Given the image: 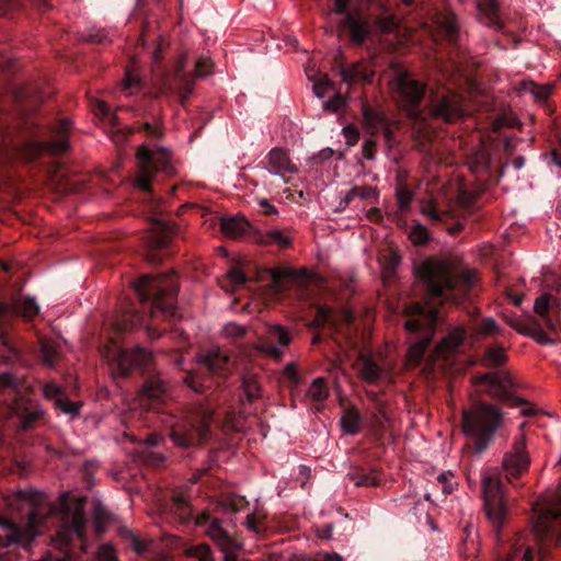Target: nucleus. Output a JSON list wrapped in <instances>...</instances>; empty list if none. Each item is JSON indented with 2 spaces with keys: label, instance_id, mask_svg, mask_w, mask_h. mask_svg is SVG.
<instances>
[{
  "label": "nucleus",
  "instance_id": "f257e3e1",
  "mask_svg": "<svg viewBox=\"0 0 561 561\" xmlns=\"http://www.w3.org/2000/svg\"><path fill=\"white\" fill-rule=\"evenodd\" d=\"M416 274L425 284L428 297L459 301L471 289L476 273L466 271L458 275L453 263L447 260L427 259L422 262Z\"/></svg>",
  "mask_w": 561,
  "mask_h": 561
},
{
  "label": "nucleus",
  "instance_id": "f03ea898",
  "mask_svg": "<svg viewBox=\"0 0 561 561\" xmlns=\"http://www.w3.org/2000/svg\"><path fill=\"white\" fill-rule=\"evenodd\" d=\"M31 386L22 376L12 373L0 374V404L7 417H15L22 430H28L42 420L45 410L38 401L31 399Z\"/></svg>",
  "mask_w": 561,
  "mask_h": 561
},
{
  "label": "nucleus",
  "instance_id": "7ed1b4c3",
  "mask_svg": "<svg viewBox=\"0 0 561 561\" xmlns=\"http://www.w3.org/2000/svg\"><path fill=\"white\" fill-rule=\"evenodd\" d=\"M135 289L141 302L152 300L151 317L161 316L167 319L174 316L179 284L173 272L156 276L144 275L135 284Z\"/></svg>",
  "mask_w": 561,
  "mask_h": 561
},
{
  "label": "nucleus",
  "instance_id": "20e7f679",
  "mask_svg": "<svg viewBox=\"0 0 561 561\" xmlns=\"http://www.w3.org/2000/svg\"><path fill=\"white\" fill-rule=\"evenodd\" d=\"M405 314L409 317L404 324L405 330L411 333H422L420 341L413 343L407 352L405 366L414 368L422 362L425 350L434 335L437 309L431 306L430 302L424 305L413 304L405 309Z\"/></svg>",
  "mask_w": 561,
  "mask_h": 561
},
{
  "label": "nucleus",
  "instance_id": "39448f33",
  "mask_svg": "<svg viewBox=\"0 0 561 561\" xmlns=\"http://www.w3.org/2000/svg\"><path fill=\"white\" fill-rule=\"evenodd\" d=\"M502 411L489 403H477L462 413V432L476 442L478 451H482L493 439L502 423Z\"/></svg>",
  "mask_w": 561,
  "mask_h": 561
},
{
  "label": "nucleus",
  "instance_id": "423d86ee",
  "mask_svg": "<svg viewBox=\"0 0 561 561\" xmlns=\"http://www.w3.org/2000/svg\"><path fill=\"white\" fill-rule=\"evenodd\" d=\"M533 511V531L538 541V553L542 557L546 548L560 539L561 497L551 501L542 499L534 505Z\"/></svg>",
  "mask_w": 561,
  "mask_h": 561
},
{
  "label": "nucleus",
  "instance_id": "0eeeda50",
  "mask_svg": "<svg viewBox=\"0 0 561 561\" xmlns=\"http://www.w3.org/2000/svg\"><path fill=\"white\" fill-rule=\"evenodd\" d=\"M51 514V510L43 512L42 508H36L23 524L14 523L5 516H0V528L5 531L4 535H0V548L13 545L30 546L37 536L48 528L47 523Z\"/></svg>",
  "mask_w": 561,
  "mask_h": 561
},
{
  "label": "nucleus",
  "instance_id": "6e6552de",
  "mask_svg": "<svg viewBox=\"0 0 561 561\" xmlns=\"http://www.w3.org/2000/svg\"><path fill=\"white\" fill-rule=\"evenodd\" d=\"M138 172L135 184L142 191H149L151 182L158 172L171 174V153L165 148L150 149L146 145L138 148L137 153Z\"/></svg>",
  "mask_w": 561,
  "mask_h": 561
},
{
  "label": "nucleus",
  "instance_id": "1a4fd4ad",
  "mask_svg": "<svg viewBox=\"0 0 561 561\" xmlns=\"http://www.w3.org/2000/svg\"><path fill=\"white\" fill-rule=\"evenodd\" d=\"M213 412L202 408L196 414L190 415L186 420L169 424L170 436L179 447L195 446L208 437L209 424Z\"/></svg>",
  "mask_w": 561,
  "mask_h": 561
},
{
  "label": "nucleus",
  "instance_id": "9d476101",
  "mask_svg": "<svg viewBox=\"0 0 561 561\" xmlns=\"http://www.w3.org/2000/svg\"><path fill=\"white\" fill-rule=\"evenodd\" d=\"M101 352L114 377H127L134 369L146 366L151 359L150 353L145 348L123 350L114 340H110Z\"/></svg>",
  "mask_w": 561,
  "mask_h": 561
},
{
  "label": "nucleus",
  "instance_id": "9b49d317",
  "mask_svg": "<svg viewBox=\"0 0 561 561\" xmlns=\"http://www.w3.org/2000/svg\"><path fill=\"white\" fill-rule=\"evenodd\" d=\"M482 493L488 519L500 529L505 520L506 506L503 485L496 468H486L482 473Z\"/></svg>",
  "mask_w": 561,
  "mask_h": 561
},
{
  "label": "nucleus",
  "instance_id": "f8f14e48",
  "mask_svg": "<svg viewBox=\"0 0 561 561\" xmlns=\"http://www.w3.org/2000/svg\"><path fill=\"white\" fill-rule=\"evenodd\" d=\"M71 122L68 119H60L54 133L58 139L53 141H28L21 147V156L25 161H33L41 156L47 153L50 156H58L64 153L68 147L67 136L70 130Z\"/></svg>",
  "mask_w": 561,
  "mask_h": 561
},
{
  "label": "nucleus",
  "instance_id": "ddd939ff",
  "mask_svg": "<svg viewBox=\"0 0 561 561\" xmlns=\"http://www.w3.org/2000/svg\"><path fill=\"white\" fill-rule=\"evenodd\" d=\"M430 113L434 118L455 123L467 114L465 99L457 92L443 90L432 98Z\"/></svg>",
  "mask_w": 561,
  "mask_h": 561
},
{
  "label": "nucleus",
  "instance_id": "4468645a",
  "mask_svg": "<svg viewBox=\"0 0 561 561\" xmlns=\"http://www.w3.org/2000/svg\"><path fill=\"white\" fill-rule=\"evenodd\" d=\"M392 84L399 93L401 104L408 108L409 115L416 116V108L425 95L426 84L405 71L398 72Z\"/></svg>",
  "mask_w": 561,
  "mask_h": 561
},
{
  "label": "nucleus",
  "instance_id": "2eb2a0df",
  "mask_svg": "<svg viewBox=\"0 0 561 561\" xmlns=\"http://www.w3.org/2000/svg\"><path fill=\"white\" fill-rule=\"evenodd\" d=\"M530 465V458L526 451V442L523 436L516 438L511 450H508L502 461V468L507 479L517 478L525 473Z\"/></svg>",
  "mask_w": 561,
  "mask_h": 561
},
{
  "label": "nucleus",
  "instance_id": "dca6fc26",
  "mask_svg": "<svg viewBox=\"0 0 561 561\" xmlns=\"http://www.w3.org/2000/svg\"><path fill=\"white\" fill-rule=\"evenodd\" d=\"M473 383H485L488 393L495 399L506 401L511 397V390L514 386L512 376L505 370L486 373L473 378Z\"/></svg>",
  "mask_w": 561,
  "mask_h": 561
},
{
  "label": "nucleus",
  "instance_id": "f3484780",
  "mask_svg": "<svg viewBox=\"0 0 561 561\" xmlns=\"http://www.w3.org/2000/svg\"><path fill=\"white\" fill-rule=\"evenodd\" d=\"M291 341L288 331L280 325H268L264 335L257 344V350L268 357L280 359L282 347H286Z\"/></svg>",
  "mask_w": 561,
  "mask_h": 561
},
{
  "label": "nucleus",
  "instance_id": "a211bd4d",
  "mask_svg": "<svg viewBox=\"0 0 561 561\" xmlns=\"http://www.w3.org/2000/svg\"><path fill=\"white\" fill-rule=\"evenodd\" d=\"M85 534V517L81 507H76L71 514L70 524L62 525L56 534L55 541L64 547L68 546L73 538L83 540Z\"/></svg>",
  "mask_w": 561,
  "mask_h": 561
},
{
  "label": "nucleus",
  "instance_id": "6ab92c4d",
  "mask_svg": "<svg viewBox=\"0 0 561 561\" xmlns=\"http://www.w3.org/2000/svg\"><path fill=\"white\" fill-rule=\"evenodd\" d=\"M556 308L557 298L549 294H542L535 300L534 311L537 316L535 320L540 323L543 330L546 329L549 332L557 331V322L554 320Z\"/></svg>",
  "mask_w": 561,
  "mask_h": 561
},
{
  "label": "nucleus",
  "instance_id": "aec40b11",
  "mask_svg": "<svg viewBox=\"0 0 561 561\" xmlns=\"http://www.w3.org/2000/svg\"><path fill=\"white\" fill-rule=\"evenodd\" d=\"M266 169L273 175L285 176L298 172L297 165L290 160L286 149L275 147L266 156Z\"/></svg>",
  "mask_w": 561,
  "mask_h": 561
},
{
  "label": "nucleus",
  "instance_id": "412c9836",
  "mask_svg": "<svg viewBox=\"0 0 561 561\" xmlns=\"http://www.w3.org/2000/svg\"><path fill=\"white\" fill-rule=\"evenodd\" d=\"M506 322L518 333L529 336L542 345L553 343V340L548 336L547 332L542 329L540 323L534 318L529 320H523L518 317H507Z\"/></svg>",
  "mask_w": 561,
  "mask_h": 561
},
{
  "label": "nucleus",
  "instance_id": "4be33fe9",
  "mask_svg": "<svg viewBox=\"0 0 561 561\" xmlns=\"http://www.w3.org/2000/svg\"><path fill=\"white\" fill-rule=\"evenodd\" d=\"M168 391L165 382L159 377L149 378L144 385L139 396V403L146 409H152L158 402H161Z\"/></svg>",
  "mask_w": 561,
  "mask_h": 561
},
{
  "label": "nucleus",
  "instance_id": "5701e85b",
  "mask_svg": "<svg viewBox=\"0 0 561 561\" xmlns=\"http://www.w3.org/2000/svg\"><path fill=\"white\" fill-rule=\"evenodd\" d=\"M465 339L466 331L463 328L457 327L453 329L436 346L433 354L434 360L438 358L448 359L459 350Z\"/></svg>",
  "mask_w": 561,
  "mask_h": 561
},
{
  "label": "nucleus",
  "instance_id": "b1692460",
  "mask_svg": "<svg viewBox=\"0 0 561 561\" xmlns=\"http://www.w3.org/2000/svg\"><path fill=\"white\" fill-rule=\"evenodd\" d=\"M182 68L183 65H180L176 69L172 83H163L159 95L178 94L180 103L184 106L191 93L193 92V82L183 78Z\"/></svg>",
  "mask_w": 561,
  "mask_h": 561
},
{
  "label": "nucleus",
  "instance_id": "393cba45",
  "mask_svg": "<svg viewBox=\"0 0 561 561\" xmlns=\"http://www.w3.org/2000/svg\"><path fill=\"white\" fill-rule=\"evenodd\" d=\"M175 233V226L163 219H156L153 228L148 236V243L153 249H160L167 247L172 236Z\"/></svg>",
  "mask_w": 561,
  "mask_h": 561
},
{
  "label": "nucleus",
  "instance_id": "a878e982",
  "mask_svg": "<svg viewBox=\"0 0 561 561\" xmlns=\"http://www.w3.org/2000/svg\"><path fill=\"white\" fill-rule=\"evenodd\" d=\"M203 363L209 371L221 377L226 376L231 367L230 356L220 348L210 350L204 356Z\"/></svg>",
  "mask_w": 561,
  "mask_h": 561
},
{
  "label": "nucleus",
  "instance_id": "bb28decb",
  "mask_svg": "<svg viewBox=\"0 0 561 561\" xmlns=\"http://www.w3.org/2000/svg\"><path fill=\"white\" fill-rule=\"evenodd\" d=\"M5 306L8 313L19 314L25 319H33L39 311L36 301L27 296L13 297Z\"/></svg>",
  "mask_w": 561,
  "mask_h": 561
},
{
  "label": "nucleus",
  "instance_id": "cd10ccee",
  "mask_svg": "<svg viewBox=\"0 0 561 561\" xmlns=\"http://www.w3.org/2000/svg\"><path fill=\"white\" fill-rule=\"evenodd\" d=\"M360 378L367 383H377L387 378L388 369L370 356H362Z\"/></svg>",
  "mask_w": 561,
  "mask_h": 561
},
{
  "label": "nucleus",
  "instance_id": "c85d7f7f",
  "mask_svg": "<svg viewBox=\"0 0 561 561\" xmlns=\"http://www.w3.org/2000/svg\"><path fill=\"white\" fill-rule=\"evenodd\" d=\"M478 18L486 26L501 27L497 0H476Z\"/></svg>",
  "mask_w": 561,
  "mask_h": 561
},
{
  "label": "nucleus",
  "instance_id": "c756f323",
  "mask_svg": "<svg viewBox=\"0 0 561 561\" xmlns=\"http://www.w3.org/2000/svg\"><path fill=\"white\" fill-rule=\"evenodd\" d=\"M208 535L226 554L237 549L236 541L221 528L217 519L211 522Z\"/></svg>",
  "mask_w": 561,
  "mask_h": 561
},
{
  "label": "nucleus",
  "instance_id": "7c9ffc66",
  "mask_svg": "<svg viewBox=\"0 0 561 561\" xmlns=\"http://www.w3.org/2000/svg\"><path fill=\"white\" fill-rule=\"evenodd\" d=\"M330 396V388L325 377H318L312 380L306 394L305 401L310 403H318L325 401Z\"/></svg>",
  "mask_w": 561,
  "mask_h": 561
},
{
  "label": "nucleus",
  "instance_id": "2f4dec72",
  "mask_svg": "<svg viewBox=\"0 0 561 561\" xmlns=\"http://www.w3.org/2000/svg\"><path fill=\"white\" fill-rule=\"evenodd\" d=\"M250 228L249 222L243 217H230L221 219V231L231 239H238L245 234Z\"/></svg>",
  "mask_w": 561,
  "mask_h": 561
},
{
  "label": "nucleus",
  "instance_id": "473e14b6",
  "mask_svg": "<svg viewBox=\"0 0 561 561\" xmlns=\"http://www.w3.org/2000/svg\"><path fill=\"white\" fill-rule=\"evenodd\" d=\"M7 314L5 304L0 302V345L12 356H15L19 350L10 334L9 324L5 319Z\"/></svg>",
  "mask_w": 561,
  "mask_h": 561
},
{
  "label": "nucleus",
  "instance_id": "72a5a7b5",
  "mask_svg": "<svg viewBox=\"0 0 561 561\" xmlns=\"http://www.w3.org/2000/svg\"><path fill=\"white\" fill-rule=\"evenodd\" d=\"M364 126L371 135L378 134L379 130L388 123L385 114L378 112L368 105L363 106Z\"/></svg>",
  "mask_w": 561,
  "mask_h": 561
},
{
  "label": "nucleus",
  "instance_id": "f704fd0d",
  "mask_svg": "<svg viewBox=\"0 0 561 561\" xmlns=\"http://www.w3.org/2000/svg\"><path fill=\"white\" fill-rule=\"evenodd\" d=\"M142 88V80L138 73L136 61L133 60L131 65L127 67L125 78L122 82V90L127 95H134L138 93Z\"/></svg>",
  "mask_w": 561,
  "mask_h": 561
},
{
  "label": "nucleus",
  "instance_id": "c9c22d12",
  "mask_svg": "<svg viewBox=\"0 0 561 561\" xmlns=\"http://www.w3.org/2000/svg\"><path fill=\"white\" fill-rule=\"evenodd\" d=\"M39 343L44 364L54 368L60 356L59 343L50 339H42Z\"/></svg>",
  "mask_w": 561,
  "mask_h": 561
},
{
  "label": "nucleus",
  "instance_id": "e433bc0d",
  "mask_svg": "<svg viewBox=\"0 0 561 561\" xmlns=\"http://www.w3.org/2000/svg\"><path fill=\"white\" fill-rule=\"evenodd\" d=\"M507 362V354L500 345L491 346L481 358L482 366L486 368L500 367Z\"/></svg>",
  "mask_w": 561,
  "mask_h": 561
},
{
  "label": "nucleus",
  "instance_id": "4c0bfd02",
  "mask_svg": "<svg viewBox=\"0 0 561 561\" xmlns=\"http://www.w3.org/2000/svg\"><path fill=\"white\" fill-rule=\"evenodd\" d=\"M245 282L247 276L244 272L238 267H234L225 275L219 284L226 291H233L236 287L243 285Z\"/></svg>",
  "mask_w": 561,
  "mask_h": 561
},
{
  "label": "nucleus",
  "instance_id": "58836bf2",
  "mask_svg": "<svg viewBox=\"0 0 561 561\" xmlns=\"http://www.w3.org/2000/svg\"><path fill=\"white\" fill-rule=\"evenodd\" d=\"M261 243L264 245L277 244L280 248H289L291 239L279 229H272L261 236Z\"/></svg>",
  "mask_w": 561,
  "mask_h": 561
},
{
  "label": "nucleus",
  "instance_id": "ea45409f",
  "mask_svg": "<svg viewBox=\"0 0 561 561\" xmlns=\"http://www.w3.org/2000/svg\"><path fill=\"white\" fill-rule=\"evenodd\" d=\"M468 164L474 173L485 171L490 164L489 152L483 148L474 150L468 158Z\"/></svg>",
  "mask_w": 561,
  "mask_h": 561
},
{
  "label": "nucleus",
  "instance_id": "a19ab883",
  "mask_svg": "<svg viewBox=\"0 0 561 561\" xmlns=\"http://www.w3.org/2000/svg\"><path fill=\"white\" fill-rule=\"evenodd\" d=\"M341 425L346 434L354 435L360 430V416L356 410H348L341 419Z\"/></svg>",
  "mask_w": 561,
  "mask_h": 561
},
{
  "label": "nucleus",
  "instance_id": "79ce46f5",
  "mask_svg": "<svg viewBox=\"0 0 561 561\" xmlns=\"http://www.w3.org/2000/svg\"><path fill=\"white\" fill-rule=\"evenodd\" d=\"M347 478L355 486H376L379 483V479L376 476L359 469L350 472Z\"/></svg>",
  "mask_w": 561,
  "mask_h": 561
},
{
  "label": "nucleus",
  "instance_id": "37998d69",
  "mask_svg": "<svg viewBox=\"0 0 561 561\" xmlns=\"http://www.w3.org/2000/svg\"><path fill=\"white\" fill-rule=\"evenodd\" d=\"M437 24L449 41H454L456 38L458 25L456 18L453 14H444L439 16Z\"/></svg>",
  "mask_w": 561,
  "mask_h": 561
},
{
  "label": "nucleus",
  "instance_id": "c03bdc74",
  "mask_svg": "<svg viewBox=\"0 0 561 561\" xmlns=\"http://www.w3.org/2000/svg\"><path fill=\"white\" fill-rule=\"evenodd\" d=\"M377 191L370 185L354 186L345 195L346 203H351L355 198L369 199L377 197Z\"/></svg>",
  "mask_w": 561,
  "mask_h": 561
},
{
  "label": "nucleus",
  "instance_id": "a18cd8bd",
  "mask_svg": "<svg viewBox=\"0 0 561 561\" xmlns=\"http://www.w3.org/2000/svg\"><path fill=\"white\" fill-rule=\"evenodd\" d=\"M499 334H501V329L492 318L482 319L476 329L477 336H493Z\"/></svg>",
  "mask_w": 561,
  "mask_h": 561
},
{
  "label": "nucleus",
  "instance_id": "49530a36",
  "mask_svg": "<svg viewBox=\"0 0 561 561\" xmlns=\"http://www.w3.org/2000/svg\"><path fill=\"white\" fill-rule=\"evenodd\" d=\"M396 196L399 209L401 211L408 210L413 199L411 190L404 184H399L396 187Z\"/></svg>",
  "mask_w": 561,
  "mask_h": 561
},
{
  "label": "nucleus",
  "instance_id": "de8ad7c7",
  "mask_svg": "<svg viewBox=\"0 0 561 561\" xmlns=\"http://www.w3.org/2000/svg\"><path fill=\"white\" fill-rule=\"evenodd\" d=\"M421 213L432 222H446L449 213L437 210L435 204L427 203L422 206Z\"/></svg>",
  "mask_w": 561,
  "mask_h": 561
},
{
  "label": "nucleus",
  "instance_id": "09e8293b",
  "mask_svg": "<svg viewBox=\"0 0 561 561\" xmlns=\"http://www.w3.org/2000/svg\"><path fill=\"white\" fill-rule=\"evenodd\" d=\"M42 390L43 397L46 400L53 401L54 404L58 401V399H61L66 394L64 388L53 381L44 382L42 385Z\"/></svg>",
  "mask_w": 561,
  "mask_h": 561
},
{
  "label": "nucleus",
  "instance_id": "8fccbe9b",
  "mask_svg": "<svg viewBox=\"0 0 561 561\" xmlns=\"http://www.w3.org/2000/svg\"><path fill=\"white\" fill-rule=\"evenodd\" d=\"M54 405L60 412L71 416L79 415L81 409L80 402L70 401L66 394L61 399H58V401Z\"/></svg>",
  "mask_w": 561,
  "mask_h": 561
},
{
  "label": "nucleus",
  "instance_id": "3c124183",
  "mask_svg": "<svg viewBox=\"0 0 561 561\" xmlns=\"http://www.w3.org/2000/svg\"><path fill=\"white\" fill-rule=\"evenodd\" d=\"M523 90L530 92L537 100H546L551 94V85H539L533 81L524 82Z\"/></svg>",
  "mask_w": 561,
  "mask_h": 561
},
{
  "label": "nucleus",
  "instance_id": "603ef678",
  "mask_svg": "<svg viewBox=\"0 0 561 561\" xmlns=\"http://www.w3.org/2000/svg\"><path fill=\"white\" fill-rule=\"evenodd\" d=\"M331 322H333V310L330 307L321 306L318 308L316 317L310 323V327L322 328Z\"/></svg>",
  "mask_w": 561,
  "mask_h": 561
},
{
  "label": "nucleus",
  "instance_id": "864d4df0",
  "mask_svg": "<svg viewBox=\"0 0 561 561\" xmlns=\"http://www.w3.org/2000/svg\"><path fill=\"white\" fill-rule=\"evenodd\" d=\"M409 239L414 245H423L428 241L430 234L425 226L417 224L411 228Z\"/></svg>",
  "mask_w": 561,
  "mask_h": 561
},
{
  "label": "nucleus",
  "instance_id": "5fc2aeb1",
  "mask_svg": "<svg viewBox=\"0 0 561 561\" xmlns=\"http://www.w3.org/2000/svg\"><path fill=\"white\" fill-rule=\"evenodd\" d=\"M244 393L249 400L256 399L261 396V387L254 376H247L243 378Z\"/></svg>",
  "mask_w": 561,
  "mask_h": 561
},
{
  "label": "nucleus",
  "instance_id": "6e6d98bb",
  "mask_svg": "<svg viewBox=\"0 0 561 561\" xmlns=\"http://www.w3.org/2000/svg\"><path fill=\"white\" fill-rule=\"evenodd\" d=\"M92 108H93L94 114L99 118H101V119L110 118L111 124L115 125L116 116L114 114L113 115L111 114V108L104 101L96 100L92 104Z\"/></svg>",
  "mask_w": 561,
  "mask_h": 561
},
{
  "label": "nucleus",
  "instance_id": "4d7b16f0",
  "mask_svg": "<svg viewBox=\"0 0 561 561\" xmlns=\"http://www.w3.org/2000/svg\"><path fill=\"white\" fill-rule=\"evenodd\" d=\"M173 508L176 513H180L182 518H186L191 515L187 497L183 493L176 494L173 497Z\"/></svg>",
  "mask_w": 561,
  "mask_h": 561
},
{
  "label": "nucleus",
  "instance_id": "13d9d810",
  "mask_svg": "<svg viewBox=\"0 0 561 561\" xmlns=\"http://www.w3.org/2000/svg\"><path fill=\"white\" fill-rule=\"evenodd\" d=\"M187 556L197 561H213L210 548L207 545H199L187 550Z\"/></svg>",
  "mask_w": 561,
  "mask_h": 561
},
{
  "label": "nucleus",
  "instance_id": "bf43d9fd",
  "mask_svg": "<svg viewBox=\"0 0 561 561\" xmlns=\"http://www.w3.org/2000/svg\"><path fill=\"white\" fill-rule=\"evenodd\" d=\"M213 71V61L208 57H201L196 61L195 76L197 78H204L210 75Z\"/></svg>",
  "mask_w": 561,
  "mask_h": 561
},
{
  "label": "nucleus",
  "instance_id": "052dcab7",
  "mask_svg": "<svg viewBox=\"0 0 561 561\" xmlns=\"http://www.w3.org/2000/svg\"><path fill=\"white\" fill-rule=\"evenodd\" d=\"M282 374L293 386H298L301 382V376L295 363L286 364Z\"/></svg>",
  "mask_w": 561,
  "mask_h": 561
},
{
  "label": "nucleus",
  "instance_id": "680f3d73",
  "mask_svg": "<svg viewBox=\"0 0 561 561\" xmlns=\"http://www.w3.org/2000/svg\"><path fill=\"white\" fill-rule=\"evenodd\" d=\"M437 482L442 485L443 493L445 494H450L457 484L454 481V474L449 471L438 474Z\"/></svg>",
  "mask_w": 561,
  "mask_h": 561
},
{
  "label": "nucleus",
  "instance_id": "e2e57ef3",
  "mask_svg": "<svg viewBox=\"0 0 561 561\" xmlns=\"http://www.w3.org/2000/svg\"><path fill=\"white\" fill-rule=\"evenodd\" d=\"M332 82L329 79L328 75H322L320 78L313 83V92L318 98H323L327 94L329 88H331Z\"/></svg>",
  "mask_w": 561,
  "mask_h": 561
},
{
  "label": "nucleus",
  "instance_id": "0e129e2a",
  "mask_svg": "<svg viewBox=\"0 0 561 561\" xmlns=\"http://www.w3.org/2000/svg\"><path fill=\"white\" fill-rule=\"evenodd\" d=\"M342 133H343V136L345 138L347 146H355L358 142L359 131L355 126H353V125L345 126L343 128Z\"/></svg>",
  "mask_w": 561,
  "mask_h": 561
},
{
  "label": "nucleus",
  "instance_id": "69168bd1",
  "mask_svg": "<svg viewBox=\"0 0 561 561\" xmlns=\"http://www.w3.org/2000/svg\"><path fill=\"white\" fill-rule=\"evenodd\" d=\"M345 104H346V100L341 94H335L333 98H331L330 100H328L323 103L324 108H327L331 112L340 111L342 107L345 106Z\"/></svg>",
  "mask_w": 561,
  "mask_h": 561
},
{
  "label": "nucleus",
  "instance_id": "338daca9",
  "mask_svg": "<svg viewBox=\"0 0 561 561\" xmlns=\"http://www.w3.org/2000/svg\"><path fill=\"white\" fill-rule=\"evenodd\" d=\"M96 561H116V553L111 545H103L100 547Z\"/></svg>",
  "mask_w": 561,
  "mask_h": 561
},
{
  "label": "nucleus",
  "instance_id": "774afa93",
  "mask_svg": "<svg viewBox=\"0 0 561 561\" xmlns=\"http://www.w3.org/2000/svg\"><path fill=\"white\" fill-rule=\"evenodd\" d=\"M271 278L274 283H277L284 278H289L294 275V271L290 268L274 267L270 270Z\"/></svg>",
  "mask_w": 561,
  "mask_h": 561
}]
</instances>
